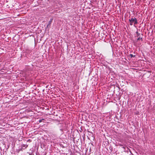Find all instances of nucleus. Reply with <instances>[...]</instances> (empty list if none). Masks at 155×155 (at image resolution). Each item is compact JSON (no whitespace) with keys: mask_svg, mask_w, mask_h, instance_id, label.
<instances>
[{"mask_svg":"<svg viewBox=\"0 0 155 155\" xmlns=\"http://www.w3.org/2000/svg\"><path fill=\"white\" fill-rule=\"evenodd\" d=\"M129 20L130 22V25H133V23H134V26H135V25L138 23L137 20L135 18H132L129 19Z\"/></svg>","mask_w":155,"mask_h":155,"instance_id":"f257e3e1","label":"nucleus"},{"mask_svg":"<svg viewBox=\"0 0 155 155\" xmlns=\"http://www.w3.org/2000/svg\"><path fill=\"white\" fill-rule=\"evenodd\" d=\"M53 20V18H51L49 21L48 22V24L47 25V27H50L51 25V24Z\"/></svg>","mask_w":155,"mask_h":155,"instance_id":"f03ea898","label":"nucleus"},{"mask_svg":"<svg viewBox=\"0 0 155 155\" xmlns=\"http://www.w3.org/2000/svg\"><path fill=\"white\" fill-rule=\"evenodd\" d=\"M140 40H141L142 41L143 40L142 38H140V37H139L137 39V40L138 41Z\"/></svg>","mask_w":155,"mask_h":155,"instance_id":"7ed1b4c3","label":"nucleus"},{"mask_svg":"<svg viewBox=\"0 0 155 155\" xmlns=\"http://www.w3.org/2000/svg\"><path fill=\"white\" fill-rule=\"evenodd\" d=\"M130 56L131 58H132L133 57H135V55H133L132 54H130Z\"/></svg>","mask_w":155,"mask_h":155,"instance_id":"20e7f679","label":"nucleus"},{"mask_svg":"<svg viewBox=\"0 0 155 155\" xmlns=\"http://www.w3.org/2000/svg\"><path fill=\"white\" fill-rule=\"evenodd\" d=\"M22 146L23 147H25V148H26L28 147V145L26 144H23Z\"/></svg>","mask_w":155,"mask_h":155,"instance_id":"39448f33","label":"nucleus"},{"mask_svg":"<svg viewBox=\"0 0 155 155\" xmlns=\"http://www.w3.org/2000/svg\"><path fill=\"white\" fill-rule=\"evenodd\" d=\"M44 120V119H40V120H39V123H41V122L43 120Z\"/></svg>","mask_w":155,"mask_h":155,"instance_id":"423d86ee","label":"nucleus"},{"mask_svg":"<svg viewBox=\"0 0 155 155\" xmlns=\"http://www.w3.org/2000/svg\"><path fill=\"white\" fill-rule=\"evenodd\" d=\"M137 37H138L140 34L138 33L137 32Z\"/></svg>","mask_w":155,"mask_h":155,"instance_id":"0eeeda50","label":"nucleus"}]
</instances>
